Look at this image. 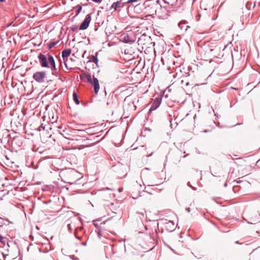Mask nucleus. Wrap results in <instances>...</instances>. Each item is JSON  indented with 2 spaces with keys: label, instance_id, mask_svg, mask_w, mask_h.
<instances>
[{
  "label": "nucleus",
  "instance_id": "nucleus-1",
  "mask_svg": "<svg viewBox=\"0 0 260 260\" xmlns=\"http://www.w3.org/2000/svg\"><path fill=\"white\" fill-rule=\"evenodd\" d=\"M46 78L45 72L40 71L35 73L33 75V79L39 83L44 82Z\"/></svg>",
  "mask_w": 260,
  "mask_h": 260
},
{
  "label": "nucleus",
  "instance_id": "nucleus-2",
  "mask_svg": "<svg viewBox=\"0 0 260 260\" xmlns=\"http://www.w3.org/2000/svg\"><path fill=\"white\" fill-rule=\"evenodd\" d=\"M82 132L80 130H75L73 132L72 134L69 135V137L68 139L73 141H80L81 139V136L79 133Z\"/></svg>",
  "mask_w": 260,
  "mask_h": 260
},
{
  "label": "nucleus",
  "instance_id": "nucleus-3",
  "mask_svg": "<svg viewBox=\"0 0 260 260\" xmlns=\"http://www.w3.org/2000/svg\"><path fill=\"white\" fill-rule=\"evenodd\" d=\"M38 58L40 60V62L42 67L48 68V57L43 54H40Z\"/></svg>",
  "mask_w": 260,
  "mask_h": 260
},
{
  "label": "nucleus",
  "instance_id": "nucleus-4",
  "mask_svg": "<svg viewBox=\"0 0 260 260\" xmlns=\"http://www.w3.org/2000/svg\"><path fill=\"white\" fill-rule=\"evenodd\" d=\"M91 16L90 14H88L86 15L85 20L82 22L80 26V30H84L86 29L89 24V23L91 21Z\"/></svg>",
  "mask_w": 260,
  "mask_h": 260
},
{
  "label": "nucleus",
  "instance_id": "nucleus-5",
  "mask_svg": "<svg viewBox=\"0 0 260 260\" xmlns=\"http://www.w3.org/2000/svg\"><path fill=\"white\" fill-rule=\"evenodd\" d=\"M122 1V0H120L114 3L111 6L110 10H111L113 9L114 11H115L118 9L123 7L126 3H123Z\"/></svg>",
  "mask_w": 260,
  "mask_h": 260
},
{
  "label": "nucleus",
  "instance_id": "nucleus-6",
  "mask_svg": "<svg viewBox=\"0 0 260 260\" xmlns=\"http://www.w3.org/2000/svg\"><path fill=\"white\" fill-rule=\"evenodd\" d=\"M71 53V50L70 49H66L62 52V57L63 59L64 63L66 67H68L67 60L68 57Z\"/></svg>",
  "mask_w": 260,
  "mask_h": 260
},
{
  "label": "nucleus",
  "instance_id": "nucleus-7",
  "mask_svg": "<svg viewBox=\"0 0 260 260\" xmlns=\"http://www.w3.org/2000/svg\"><path fill=\"white\" fill-rule=\"evenodd\" d=\"M93 81L91 83L94 86V90L95 93H97L99 92V89H100V85L98 79L93 77Z\"/></svg>",
  "mask_w": 260,
  "mask_h": 260
},
{
  "label": "nucleus",
  "instance_id": "nucleus-8",
  "mask_svg": "<svg viewBox=\"0 0 260 260\" xmlns=\"http://www.w3.org/2000/svg\"><path fill=\"white\" fill-rule=\"evenodd\" d=\"M48 62L50 63L52 70L56 71V68L55 66V61L52 56L47 53Z\"/></svg>",
  "mask_w": 260,
  "mask_h": 260
},
{
  "label": "nucleus",
  "instance_id": "nucleus-9",
  "mask_svg": "<svg viewBox=\"0 0 260 260\" xmlns=\"http://www.w3.org/2000/svg\"><path fill=\"white\" fill-rule=\"evenodd\" d=\"M160 104V100L158 98H156L152 104L150 111H151L155 110L159 106Z\"/></svg>",
  "mask_w": 260,
  "mask_h": 260
},
{
  "label": "nucleus",
  "instance_id": "nucleus-10",
  "mask_svg": "<svg viewBox=\"0 0 260 260\" xmlns=\"http://www.w3.org/2000/svg\"><path fill=\"white\" fill-rule=\"evenodd\" d=\"M122 39L123 42L125 43L134 42V41L132 40L131 38L127 35H123L122 36Z\"/></svg>",
  "mask_w": 260,
  "mask_h": 260
},
{
  "label": "nucleus",
  "instance_id": "nucleus-11",
  "mask_svg": "<svg viewBox=\"0 0 260 260\" xmlns=\"http://www.w3.org/2000/svg\"><path fill=\"white\" fill-rule=\"evenodd\" d=\"M81 78L86 79L88 82H92L91 77L89 74H86L85 73L81 74Z\"/></svg>",
  "mask_w": 260,
  "mask_h": 260
},
{
  "label": "nucleus",
  "instance_id": "nucleus-12",
  "mask_svg": "<svg viewBox=\"0 0 260 260\" xmlns=\"http://www.w3.org/2000/svg\"><path fill=\"white\" fill-rule=\"evenodd\" d=\"M165 3L168 4L169 5H174L177 1V0H164Z\"/></svg>",
  "mask_w": 260,
  "mask_h": 260
},
{
  "label": "nucleus",
  "instance_id": "nucleus-13",
  "mask_svg": "<svg viewBox=\"0 0 260 260\" xmlns=\"http://www.w3.org/2000/svg\"><path fill=\"white\" fill-rule=\"evenodd\" d=\"M75 9L77 10L76 15H78L82 10V7L81 6L78 5L75 7Z\"/></svg>",
  "mask_w": 260,
  "mask_h": 260
},
{
  "label": "nucleus",
  "instance_id": "nucleus-14",
  "mask_svg": "<svg viewBox=\"0 0 260 260\" xmlns=\"http://www.w3.org/2000/svg\"><path fill=\"white\" fill-rule=\"evenodd\" d=\"M73 99L75 103L78 105L79 104V101L78 99V96L76 93H74L73 94Z\"/></svg>",
  "mask_w": 260,
  "mask_h": 260
},
{
  "label": "nucleus",
  "instance_id": "nucleus-15",
  "mask_svg": "<svg viewBox=\"0 0 260 260\" xmlns=\"http://www.w3.org/2000/svg\"><path fill=\"white\" fill-rule=\"evenodd\" d=\"M91 60H92V61L94 62L98 66V59L96 56H92Z\"/></svg>",
  "mask_w": 260,
  "mask_h": 260
},
{
  "label": "nucleus",
  "instance_id": "nucleus-16",
  "mask_svg": "<svg viewBox=\"0 0 260 260\" xmlns=\"http://www.w3.org/2000/svg\"><path fill=\"white\" fill-rule=\"evenodd\" d=\"M58 43V42L56 41V42H53L52 43H51L49 45V48H53V47H54Z\"/></svg>",
  "mask_w": 260,
  "mask_h": 260
},
{
  "label": "nucleus",
  "instance_id": "nucleus-17",
  "mask_svg": "<svg viewBox=\"0 0 260 260\" xmlns=\"http://www.w3.org/2000/svg\"><path fill=\"white\" fill-rule=\"evenodd\" d=\"M138 0H128L127 2H125L126 4H132L135 2H137Z\"/></svg>",
  "mask_w": 260,
  "mask_h": 260
},
{
  "label": "nucleus",
  "instance_id": "nucleus-18",
  "mask_svg": "<svg viewBox=\"0 0 260 260\" xmlns=\"http://www.w3.org/2000/svg\"><path fill=\"white\" fill-rule=\"evenodd\" d=\"M3 240L4 238L2 236H0V241L2 243H4L5 242L3 241Z\"/></svg>",
  "mask_w": 260,
  "mask_h": 260
},
{
  "label": "nucleus",
  "instance_id": "nucleus-19",
  "mask_svg": "<svg viewBox=\"0 0 260 260\" xmlns=\"http://www.w3.org/2000/svg\"><path fill=\"white\" fill-rule=\"evenodd\" d=\"M186 210L188 212H190V208H186Z\"/></svg>",
  "mask_w": 260,
  "mask_h": 260
},
{
  "label": "nucleus",
  "instance_id": "nucleus-20",
  "mask_svg": "<svg viewBox=\"0 0 260 260\" xmlns=\"http://www.w3.org/2000/svg\"><path fill=\"white\" fill-rule=\"evenodd\" d=\"M84 147L83 145H81L80 147L79 148V149H81V148H83Z\"/></svg>",
  "mask_w": 260,
  "mask_h": 260
},
{
  "label": "nucleus",
  "instance_id": "nucleus-21",
  "mask_svg": "<svg viewBox=\"0 0 260 260\" xmlns=\"http://www.w3.org/2000/svg\"><path fill=\"white\" fill-rule=\"evenodd\" d=\"M249 6V3L248 2V3H247L246 6H247V7H248Z\"/></svg>",
  "mask_w": 260,
  "mask_h": 260
},
{
  "label": "nucleus",
  "instance_id": "nucleus-22",
  "mask_svg": "<svg viewBox=\"0 0 260 260\" xmlns=\"http://www.w3.org/2000/svg\"><path fill=\"white\" fill-rule=\"evenodd\" d=\"M5 0H0V2H5Z\"/></svg>",
  "mask_w": 260,
  "mask_h": 260
},
{
  "label": "nucleus",
  "instance_id": "nucleus-23",
  "mask_svg": "<svg viewBox=\"0 0 260 260\" xmlns=\"http://www.w3.org/2000/svg\"><path fill=\"white\" fill-rule=\"evenodd\" d=\"M186 85H188V83L187 82L186 84Z\"/></svg>",
  "mask_w": 260,
  "mask_h": 260
},
{
  "label": "nucleus",
  "instance_id": "nucleus-24",
  "mask_svg": "<svg viewBox=\"0 0 260 260\" xmlns=\"http://www.w3.org/2000/svg\"><path fill=\"white\" fill-rule=\"evenodd\" d=\"M208 132V131H207V130H205V131H204V132H206H206Z\"/></svg>",
  "mask_w": 260,
  "mask_h": 260
},
{
  "label": "nucleus",
  "instance_id": "nucleus-25",
  "mask_svg": "<svg viewBox=\"0 0 260 260\" xmlns=\"http://www.w3.org/2000/svg\"><path fill=\"white\" fill-rule=\"evenodd\" d=\"M119 191H121L122 190V189H119Z\"/></svg>",
  "mask_w": 260,
  "mask_h": 260
}]
</instances>
